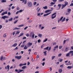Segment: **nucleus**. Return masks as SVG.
<instances>
[{
    "mask_svg": "<svg viewBox=\"0 0 73 73\" xmlns=\"http://www.w3.org/2000/svg\"><path fill=\"white\" fill-rule=\"evenodd\" d=\"M30 37L31 36L32 39L34 38V37H35V33L33 32H31L30 34Z\"/></svg>",
    "mask_w": 73,
    "mask_h": 73,
    "instance_id": "obj_1",
    "label": "nucleus"
},
{
    "mask_svg": "<svg viewBox=\"0 0 73 73\" xmlns=\"http://www.w3.org/2000/svg\"><path fill=\"white\" fill-rule=\"evenodd\" d=\"M28 5L29 7H31L32 6V3L31 2H29L28 3Z\"/></svg>",
    "mask_w": 73,
    "mask_h": 73,
    "instance_id": "obj_2",
    "label": "nucleus"
},
{
    "mask_svg": "<svg viewBox=\"0 0 73 73\" xmlns=\"http://www.w3.org/2000/svg\"><path fill=\"white\" fill-rule=\"evenodd\" d=\"M15 58L18 59V60H20L21 58V56H15Z\"/></svg>",
    "mask_w": 73,
    "mask_h": 73,
    "instance_id": "obj_3",
    "label": "nucleus"
},
{
    "mask_svg": "<svg viewBox=\"0 0 73 73\" xmlns=\"http://www.w3.org/2000/svg\"><path fill=\"white\" fill-rule=\"evenodd\" d=\"M21 1H22V3H24L25 4H26L27 3V0H20Z\"/></svg>",
    "mask_w": 73,
    "mask_h": 73,
    "instance_id": "obj_4",
    "label": "nucleus"
},
{
    "mask_svg": "<svg viewBox=\"0 0 73 73\" xmlns=\"http://www.w3.org/2000/svg\"><path fill=\"white\" fill-rule=\"evenodd\" d=\"M32 45V43H31L30 42L28 43L27 44V47H30Z\"/></svg>",
    "mask_w": 73,
    "mask_h": 73,
    "instance_id": "obj_5",
    "label": "nucleus"
},
{
    "mask_svg": "<svg viewBox=\"0 0 73 73\" xmlns=\"http://www.w3.org/2000/svg\"><path fill=\"white\" fill-rule=\"evenodd\" d=\"M50 13H52V12H50L48 13L47 14H44L43 15V16H44V17H45V16H48V15H50Z\"/></svg>",
    "mask_w": 73,
    "mask_h": 73,
    "instance_id": "obj_6",
    "label": "nucleus"
},
{
    "mask_svg": "<svg viewBox=\"0 0 73 73\" xmlns=\"http://www.w3.org/2000/svg\"><path fill=\"white\" fill-rule=\"evenodd\" d=\"M9 17H7L5 15L4 16H3L1 17V19H4V20H5L6 18H8Z\"/></svg>",
    "mask_w": 73,
    "mask_h": 73,
    "instance_id": "obj_7",
    "label": "nucleus"
},
{
    "mask_svg": "<svg viewBox=\"0 0 73 73\" xmlns=\"http://www.w3.org/2000/svg\"><path fill=\"white\" fill-rule=\"evenodd\" d=\"M68 47H66L65 48L64 51V52H67L68 51Z\"/></svg>",
    "mask_w": 73,
    "mask_h": 73,
    "instance_id": "obj_8",
    "label": "nucleus"
},
{
    "mask_svg": "<svg viewBox=\"0 0 73 73\" xmlns=\"http://www.w3.org/2000/svg\"><path fill=\"white\" fill-rule=\"evenodd\" d=\"M70 51L69 52L66 54V57H70Z\"/></svg>",
    "mask_w": 73,
    "mask_h": 73,
    "instance_id": "obj_9",
    "label": "nucleus"
},
{
    "mask_svg": "<svg viewBox=\"0 0 73 73\" xmlns=\"http://www.w3.org/2000/svg\"><path fill=\"white\" fill-rule=\"evenodd\" d=\"M27 63H25V64H19V66H24V65H26Z\"/></svg>",
    "mask_w": 73,
    "mask_h": 73,
    "instance_id": "obj_10",
    "label": "nucleus"
},
{
    "mask_svg": "<svg viewBox=\"0 0 73 73\" xmlns=\"http://www.w3.org/2000/svg\"><path fill=\"white\" fill-rule=\"evenodd\" d=\"M54 4H55V2L53 3V2H51L50 3V5H49V6L52 7V6H53V5H54Z\"/></svg>",
    "mask_w": 73,
    "mask_h": 73,
    "instance_id": "obj_11",
    "label": "nucleus"
},
{
    "mask_svg": "<svg viewBox=\"0 0 73 73\" xmlns=\"http://www.w3.org/2000/svg\"><path fill=\"white\" fill-rule=\"evenodd\" d=\"M64 17H62L60 19H59L58 20V23H59L60 22V21H61V20H62V19H63V18Z\"/></svg>",
    "mask_w": 73,
    "mask_h": 73,
    "instance_id": "obj_12",
    "label": "nucleus"
},
{
    "mask_svg": "<svg viewBox=\"0 0 73 73\" xmlns=\"http://www.w3.org/2000/svg\"><path fill=\"white\" fill-rule=\"evenodd\" d=\"M70 54H71V56L72 57V56H73V51L72 50V51H70Z\"/></svg>",
    "mask_w": 73,
    "mask_h": 73,
    "instance_id": "obj_13",
    "label": "nucleus"
},
{
    "mask_svg": "<svg viewBox=\"0 0 73 73\" xmlns=\"http://www.w3.org/2000/svg\"><path fill=\"white\" fill-rule=\"evenodd\" d=\"M17 45V44L15 43L12 46H13L14 47H16V46Z\"/></svg>",
    "mask_w": 73,
    "mask_h": 73,
    "instance_id": "obj_14",
    "label": "nucleus"
},
{
    "mask_svg": "<svg viewBox=\"0 0 73 73\" xmlns=\"http://www.w3.org/2000/svg\"><path fill=\"white\" fill-rule=\"evenodd\" d=\"M59 73H61L62 72V69H60L58 70Z\"/></svg>",
    "mask_w": 73,
    "mask_h": 73,
    "instance_id": "obj_15",
    "label": "nucleus"
},
{
    "mask_svg": "<svg viewBox=\"0 0 73 73\" xmlns=\"http://www.w3.org/2000/svg\"><path fill=\"white\" fill-rule=\"evenodd\" d=\"M23 35H24V33H22L18 36V37H21V36H23Z\"/></svg>",
    "mask_w": 73,
    "mask_h": 73,
    "instance_id": "obj_16",
    "label": "nucleus"
},
{
    "mask_svg": "<svg viewBox=\"0 0 73 73\" xmlns=\"http://www.w3.org/2000/svg\"><path fill=\"white\" fill-rule=\"evenodd\" d=\"M66 5H62V9L64 8H65L66 7Z\"/></svg>",
    "mask_w": 73,
    "mask_h": 73,
    "instance_id": "obj_17",
    "label": "nucleus"
},
{
    "mask_svg": "<svg viewBox=\"0 0 73 73\" xmlns=\"http://www.w3.org/2000/svg\"><path fill=\"white\" fill-rule=\"evenodd\" d=\"M51 11H50L49 10H46L45 11V12L46 13H48V12H50Z\"/></svg>",
    "mask_w": 73,
    "mask_h": 73,
    "instance_id": "obj_18",
    "label": "nucleus"
},
{
    "mask_svg": "<svg viewBox=\"0 0 73 73\" xmlns=\"http://www.w3.org/2000/svg\"><path fill=\"white\" fill-rule=\"evenodd\" d=\"M64 5H65L66 6L68 5V2L66 1L64 2Z\"/></svg>",
    "mask_w": 73,
    "mask_h": 73,
    "instance_id": "obj_19",
    "label": "nucleus"
},
{
    "mask_svg": "<svg viewBox=\"0 0 73 73\" xmlns=\"http://www.w3.org/2000/svg\"><path fill=\"white\" fill-rule=\"evenodd\" d=\"M46 52H47V51H46L43 52L44 56H46V55H47V54H46Z\"/></svg>",
    "mask_w": 73,
    "mask_h": 73,
    "instance_id": "obj_20",
    "label": "nucleus"
},
{
    "mask_svg": "<svg viewBox=\"0 0 73 73\" xmlns=\"http://www.w3.org/2000/svg\"><path fill=\"white\" fill-rule=\"evenodd\" d=\"M67 11V12H69V13H70V11H71V9H68Z\"/></svg>",
    "mask_w": 73,
    "mask_h": 73,
    "instance_id": "obj_21",
    "label": "nucleus"
},
{
    "mask_svg": "<svg viewBox=\"0 0 73 73\" xmlns=\"http://www.w3.org/2000/svg\"><path fill=\"white\" fill-rule=\"evenodd\" d=\"M1 2H2V3H6L7 1L5 0H1Z\"/></svg>",
    "mask_w": 73,
    "mask_h": 73,
    "instance_id": "obj_22",
    "label": "nucleus"
},
{
    "mask_svg": "<svg viewBox=\"0 0 73 73\" xmlns=\"http://www.w3.org/2000/svg\"><path fill=\"white\" fill-rule=\"evenodd\" d=\"M49 48V46H48L44 48V50H48Z\"/></svg>",
    "mask_w": 73,
    "mask_h": 73,
    "instance_id": "obj_23",
    "label": "nucleus"
},
{
    "mask_svg": "<svg viewBox=\"0 0 73 73\" xmlns=\"http://www.w3.org/2000/svg\"><path fill=\"white\" fill-rule=\"evenodd\" d=\"M67 68H68V69H72V68H73V67L72 66H68Z\"/></svg>",
    "mask_w": 73,
    "mask_h": 73,
    "instance_id": "obj_24",
    "label": "nucleus"
},
{
    "mask_svg": "<svg viewBox=\"0 0 73 73\" xmlns=\"http://www.w3.org/2000/svg\"><path fill=\"white\" fill-rule=\"evenodd\" d=\"M57 16L56 15H54V17L53 16H52V19H54V18H56V16Z\"/></svg>",
    "mask_w": 73,
    "mask_h": 73,
    "instance_id": "obj_25",
    "label": "nucleus"
},
{
    "mask_svg": "<svg viewBox=\"0 0 73 73\" xmlns=\"http://www.w3.org/2000/svg\"><path fill=\"white\" fill-rule=\"evenodd\" d=\"M20 32L19 31H17V33H16L15 34V35H17H17H19V33H20Z\"/></svg>",
    "mask_w": 73,
    "mask_h": 73,
    "instance_id": "obj_26",
    "label": "nucleus"
},
{
    "mask_svg": "<svg viewBox=\"0 0 73 73\" xmlns=\"http://www.w3.org/2000/svg\"><path fill=\"white\" fill-rule=\"evenodd\" d=\"M25 68H27V67L26 66H24L22 67V69H25Z\"/></svg>",
    "mask_w": 73,
    "mask_h": 73,
    "instance_id": "obj_27",
    "label": "nucleus"
},
{
    "mask_svg": "<svg viewBox=\"0 0 73 73\" xmlns=\"http://www.w3.org/2000/svg\"><path fill=\"white\" fill-rule=\"evenodd\" d=\"M13 20V18H11L10 19H9V21H11Z\"/></svg>",
    "mask_w": 73,
    "mask_h": 73,
    "instance_id": "obj_28",
    "label": "nucleus"
},
{
    "mask_svg": "<svg viewBox=\"0 0 73 73\" xmlns=\"http://www.w3.org/2000/svg\"><path fill=\"white\" fill-rule=\"evenodd\" d=\"M7 69H8V70H7V71H9V65H7Z\"/></svg>",
    "mask_w": 73,
    "mask_h": 73,
    "instance_id": "obj_29",
    "label": "nucleus"
},
{
    "mask_svg": "<svg viewBox=\"0 0 73 73\" xmlns=\"http://www.w3.org/2000/svg\"><path fill=\"white\" fill-rule=\"evenodd\" d=\"M42 34H39L38 35V36H39V37L40 38L41 37H42Z\"/></svg>",
    "mask_w": 73,
    "mask_h": 73,
    "instance_id": "obj_30",
    "label": "nucleus"
},
{
    "mask_svg": "<svg viewBox=\"0 0 73 73\" xmlns=\"http://www.w3.org/2000/svg\"><path fill=\"white\" fill-rule=\"evenodd\" d=\"M61 4H59L58 5V7H59V9H60L61 8Z\"/></svg>",
    "mask_w": 73,
    "mask_h": 73,
    "instance_id": "obj_31",
    "label": "nucleus"
},
{
    "mask_svg": "<svg viewBox=\"0 0 73 73\" xmlns=\"http://www.w3.org/2000/svg\"><path fill=\"white\" fill-rule=\"evenodd\" d=\"M20 29V28H18L17 27H15V29H13V30H16V29L17 30V29Z\"/></svg>",
    "mask_w": 73,
    "mask_h": 73,
    "instance_id": "obj_32",
    "label": "nucleus"
},
{
    "mask_svg": "<svg viewBox=\"0 0 73 73\" xmlns=\"http://www.w3.org/2000/svg\"><path fill=\"white\" fill-rule=\"evenodd\" d=\"M43 8L44 9H46L48 8V7L46 6H45L44 7H43Z\"/></svg>",
    "mask_w": 73,
    "mask_h": 73,
    "instance_id": "obj_33",
    "label": "nucleus"
},
{
    "mask_svg": "<svg viewBox=\"0 0 73 73\" xmlns=\"http://www.w3.org/2000/svg\"><path fill=\"white\" fill-rule=\"evenodd\" d=\"M65 19H66V18H64L62 20V22H63V21H64L65 20Z\"/></svg>",
    "mask_w": 73,
    "mask_h": 73,
    "instance_id": "obj_34",
    "label": "nucleus"
},
{
    "mask_svg": "<svg viewBox=\"0 0 73 73\" xmlns=\"http://www.w3.org/2000/svg\"><path fill=\"white\" fill-rule=\"evenodd\" d=\"M54 48L55 49H57V48H58V45L56 46H54Z\"/></svg>",
    "mask_w": 73,
    "mask_h": 73,
    "instance_id": "obj_35",
    "label": "nucleus"
},
{
    "mask_svg": "<svg viewBox=\"0 0 73 73\" xmlns=\"http://www.w3.org/2000/svg\"><path fill=\"white\" fill-rule=\"evenodd\" d=\"M55 57H56L55 56H52V60H54V58Z\"/></svg>",
    "mask_w": 73,
    "mask_h": 73,
    "instance_id": "obj_36",
    "label": "nucleus"
},
{
    "mask_svg": "<svg viewBox=\"0 0 73 73\" xmlns=\"http://www.w3.org/2000/svg\"><path fill=\"white\" fill-rule=\"evenodd\" d=\"M24 26V25H19L18 26V27H23Z\"/></svg>",
    "mask_w": 73,
    "mask_h": 73,
    "instance_id": "obj_37",
    "label": "nucleus"
},
{
    "mask_svg": "<svg viewBox=\"0 0 73 73\" xmlns=\"http://www.w3.org/2000/svg\"><path fill=\"white\" fill-rule=\"evenodd\" d=\"M11 15V13H10V12H8L7 14L8 16H10Z\"/></svg>",
    "mask_w": 73,
    "mask_h": 73,
    "instance_id": "obj_38",
    "label": "nucleus"
},
{
    "mask_svg": "<svg viewBox=\"0 0 73 73\" xmlns=\"http://www.w3.org/2000/svg\"><path fill=\"white\" fill-rule=\"evenodd\" d=\"M65 0H59V3H61L62 1H64Z\"/></svg>",
    "mask_w": 73,
    "mask_h": 73,
    "instance_id": "obj_39",
    "label": "nucleus"
},
{
    "mask_svg": "<svg viewBox=\"0 0 73 73\" xmlns=\"http://www.w3.org/2000/svg\"><path fill=\"white\" fill-rule=\"evenodd\" d=\"M24 49H27V46L26 45L24 47Z\"/></svg>",
    "mask_w": 73,
    "mask_h": 73,
    "instance_id": "obj_40",
    "label": "nucleus"
},
{
    "mask_svg": "<svg viewBox=\"0 0 73 73\" xmlns=\"http://www.w3.org/2000/svg\"><path fill=\"white\" fill-rule=\"evenodd\" d=\"M47 40H48V39L46 38L43 41V42H46V41H47Z\"/></svg>",
    "mask_w": 73,
    "mask_h": 73,
    "instance_id": "obj_41",
    "label": "nucleus"
},
{
    "mask_svg": "<svg viewBox=\"0 0 73 73\" xmlns=\"http://www.w3.org/2000/svg\"><path fill=\"white\" fill-rule=\"evenodd\" d=\"M18 21V20H17L16 21H15L14 23V24H16L17 22Z\"/></svg>",
    "mask_w": 73,
    "mask_h": 73,
    "instance_id": "obj_42",
    "label": "nucleus"
},
{
    "mask_svg": "<svg viewBox=\"0 0 73 73\" xmlns=\"http://www.w3.org/2000/svg\"><path fill=\"white\" fill-rule=\"evenodd\" d=\"M32 20H29L28 21V23H32Z\"/></svg>",
    "mask_w": 73,
    "mask_h": 73,
    "instance_id": "obj_43",
    "label": "nucleus"
},
{
    "mask_svg": "<svg viewBox=\"0 0 73 73\" xmlns=\"http://www.w3.org/2000/svg\"><path fill=\"white\" fill-rule=\"evenodd\" d=\"M62 55V54L61 53H60L58 55V57H61Z\"/></svg>",
    "mask_w": 73,
    "mask_h": 73,
    "instance_id": "obj_44",
    "label": "nucleus"
},
{
    "mask_svg": "<svg viewBox=\"0 0 73 73\" xmlns=\"http://www.w3.org/2000/svg\"><path fill=\"white\" fill-rule=\"evenodd\" d=\"M6 36H7V35H6V34H5L3 36V37H6Z\"/></svg>",
    "mask_w": 73,
    "mask_h": 73,
    "instance_id": "obj_45",
    "label": "nucleus"
},
{
    "mask_svg": "<svg viewBox=\"0 0 73 73\" xmlns=\"http://www.w3.org/2000/svg\"><path fill=\"white\" fill-rule=\"evenodd\" d=\"M28 28V26H27V27H25L24 28V30H26V29H27V28Z\"/></svg>",
    "mask_w": 73,
    "mask_h": 73,
    "instance_id": "obj_46",
    "label": "nucleus"
},
{
    "mask_svg": "<svg viewBox=\"0 0 73 73\" xmlns=\"http://www.w3.org/2000/svg\"><path fill=\"white\" fill-rule=\"evenodd\" d=\"M63 60V59H60V60H59V61H60V62H62V60Z\"/></svg>",
    "mask_w": 73,
    "mask_h": 73,
    "instance_id": "obj_47",
    "label": "nucleus"
},
{
    "mask_svg": "<svg viewBox=\"0 0 73 73\" xmlns=\"http://www.w3.org/2000/svg\"><path fill=\"white\" fill-rule=\"evenodd\" d=\"M56 13H54L53 14H52V16H54V15H56Z\"/></svg>",
    "mask_w": 73,
    "mask_h": 73,
    "instance_id": "obj_48",
    "label": "nucleus"
},
{
    "mask_svg": "<svg viewBox=\"0 0 73 73\" xmlns=\"http://www.w3.org/2000/svg\"><path fill=\"white\" fill-rule=\"evenodd\" d=\"M25 46V45L24 44H23L22 45H21V47L22 48H23V47H24Z\"/></svg>",
    "mask_w": 73,
    "mask_h": 73,
    "instance_id": "obj_49",
    "label": "nucleus"
},
{
    "mask_svg": "<svg viewBox=\"0 0 73 73\" xmlns=\"http://www.w3.org/2000/svg\"><path fill=\"white\" fill-rule=\"evenodd\" d=\"M66 40H64L63 42V44H65V42H66Z\"/></svg>",
    "mask_w": 73,
    "mask_h": 73,
    "instance_id": "obj_50",
    "label": "nucleus"
},
{
    "mask_svg": "<svg viewBox=\"0 0 73 73\" xmlns=\"http://www.w3.org/2000/svg\"><path fill=\"white\" fill-rule=\"evenodd\" d=\"M36 4H37V2H34V4H33L34 5H36Z\"/></svg>",
    "mask_w": 73,
    "mask_h": 73,
    "instance_id": "obj_51",
    "label": "nucleus"
},
{
    "mask_svg": "<svg viewBox=\"0 0 73 73\" xmlns=\"http://www.w3.org/2000/svg\"><path fill=\"white\" fill-rule=\"evenodd\" d=\"M70 13L68 12L66 13V15H69V14H70Z\"/></svg>",
    "mask_w": 73,
    "mask_h": 73,
    "instance_id": "obj_52",
    "label": "nucleus"
},
{
    "mask_svg": "<svg viewBox=\"0 0 73 73\" xmlns=\"http://www.w3.org/2000/svg\"><path fill=\"white\" fill-rule=\"evenodd\" d=\"M51 50V47L50 46L49 47V49L48 50V51H49L50 50Z\"/></svg>",
    "mask_w": 73,
    "mask_h": 73,
    "instance_id": "obj_53",
    "label": "nucleus"
},
{
    "mask_svg": "<svg viewBox=\"0 0 73 73\" xmlns=\"http://www.w3.org/2000/svg\"><path fill=\"white\" fill-rule=\"evenodd\" d=\"M62 46H59V49H61V48H62Z\"/></svg>",
    "mask_w": 73,
    "mask_h": 73,
    "instance_id": "obj_54",
    "label": "nucleus"
},
{
    "mask_svg": "<svg viewBox=\"0 0 73 73\" xmlns=\"http://www.w3.org/2000/svg\"><path fill=\"white\" fill-rule=\"evenodd\" d=\"M52 44H53V45H55L56 44V42H55L53 43H52Z\"/></svg>",
    "mask_w": 73,
    "mask_h": 73,
    "instance_id": "obj_55",
    "label": "nucleus"
},
{
    "mask_svg": "<svg viewBox=\"0 0 73 73\" xmlns=\"http://www.w3.org/2000/svg\"><path fill=\"white\" fill-rule=\"evenodd\" d=\"M26 36L27 37H29V34H27Z\"/></svg>",
    "mask_w": 73,
    "mask_h": 73,
    "instance_id": "obj_56",
    "label": "nucleus"
},
{
    "mask_svg": "<svg viewBox=\"0 0 73 73\" xmlns=\"http://www.w3.org/2000/svg\"><path fill=\"white\" fill-rule=\"evenodd\" d=\"M3 28V26L2 25H0V29Z\"/></svg>",
    "mask_w": 73,
    "mask_h": 73,
    "instance_id": "obj_57",
    "label": "nucleus"
},
{
    "mask_svg": "<svg viewBox=\"0 0 73 73\" xmlns=\"http://www.w3.org/2000/svg\"><path fill=\"white\" fill-rule=\"evenodd\" d=\"M23 11L22 10H19V13H20L21 12H23Z\"/></svg>",
    "mask_w": 73,
    "mask_h": 73,
    "instance_id": "obj_58",
    "label": "nucleus"
},
{
    "mask_svg": "<svg viewBox=\"0 0 73 73\" xmlns=\"http://www.w3.org/2000/svg\"><path fill=\"white\" fill-rule=\"evenodd\" d=\"M60 67H64V64H63L62 65H61L60 66Z\"/></svg>",
    "mask_w": 73,
    "mask_h": 73,
    "instance_id": "obj_59",
    "label": "nucleus"
},
{
    "mask_svg": "<svg viewBox=\"0 0 73 73\" xmlns=\"http://www.w3.org/2000/svg\"><path fill=\"white\" fill-rule=\"evenodd\" d=\"M41 27V25L40 24L39 26V28H40Z\"/></svg>",
    "mask_w": 73,
    "mask_h": 73,
    "instance_id": "obj_60",
    "label": "nucleus"
},
{
    "mask_svg": "<svg viewBox=\"0 0 73 73\" xmlns=\"http://www.w3.org/2000/svg\"><path fill=\"white\" fill-rule=\"evenodd\" d=\"M52 1L54 3L57 1V0H52Z\"/></svg>",
    "mask_w": 73,
    "mask_h": 73,
    "instance_id": "obj_61",
    "label": "nucleus"
},
{
    "mask_svg": "<svg viewBox=\"0 0 73 73\" xmlns=\"http://www.w3.org/2000/svg\"><path fill=\"white\" fill-rule=\"evenodd\" d=\"M4 13L5 14H7V13H8V12H7V11H6V12H4Z\"/></svg>",
    "mask_w": 73,
    "mask_h": 73,
    "instance_id": "obj_62",
    "label": "nucleus"
},
{
    "mask_svg": "<svg viewBox=\"0 0 73 73\" xmlns=\"http://www.w3.org/2000/svg\"><path fill=\"white\" fill-rule=\"evenodd\" d=\"M23 70H19L20 72H22Z\"/></svg>",
    "mask_w": 73,
    "mask_h": 73,
    "instance_id": "obj_63",
    "label": "nucleus"
},
{
    "mask_svg": "<svg viewBox=\"0 0 73 73\" xmlns=\"http://www.w3.org/2000/svg\"><path fill=\"white\" fill-rule=\"evenodd\" d=\"M14 8H15V7L14 6H12L11 7V9H14Z\"/></svg>",
    "mask_w": 73,
    "mask_h": 73,
    "instance_id": "obj_64",
    "label": "nucleus"
}]
</instances>
